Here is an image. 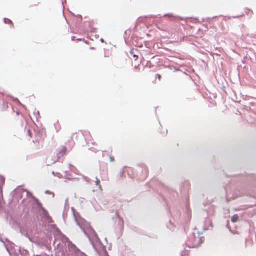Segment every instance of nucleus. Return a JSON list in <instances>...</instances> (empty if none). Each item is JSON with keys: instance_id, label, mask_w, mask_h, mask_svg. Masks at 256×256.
I'll list each match as a JSON object with an SVG mask.
<instances>
[{"instance_id": "nucleus-7", "label": "nucleus", "mask_w": 256, "mask_h": 256, "mask_svg": "<svg viewBox=\"0 0 256 256\" xmlns=\"http://www.w3.org/2000/svg\"><path fill=\"white\" fill-rule=\"evenodd\" d=\"M77 135H78L77 132L74 134L72 136V138L74 140V138H75L76 140H78Z\"/></svg>"}, {"instance_id": "nucleus-3", "label": "nucleus", "mask_w": 256, "mask_h": 256, "mask_svg": "<svg viewBox=\"0 0 256 256\" xmlns=\"http://www.w3.org/2000/svg\"><path fill=\"white\" fill-rule=\"evenodd\" d=\"M66 152L67 148L65 146H62L58 149V150L57 152L56 155L57 156L60 160L61 158L64 157V156L66 154Z\"/></svg>"}, {"instance_id": "nucleus-1", "label": "nucleus", "mask_w": 256, "mask_h": 256, "mask_svg": "<svg viewBox=\"0 0 256 256\" xmlns=\"http://www.w3.org/2000/svg\"><path fill=\"white\" fill-rule=\"evenodd\" d=\"M59 161L60 160L58 158L57 156L54 154L48 156L46 158V163L47 164L48 166H50Z\"/></svg>"}, {"instance_id": "nucleus-10", "label": "nucleus", "mask_w": 256, "mask_h": 256, "mask_svg": "<svg viewBox=\"0 0 256 256\" xmlns=\"http://www.w3.org/2000/svg\"><path fill=\"white\" fill-rule=\"evenodd\" d=\"M158 78L159 80H161V78H162V76L160 74H158Z\"/></svg>"}, {"instance_id": "nucleus-11", "label": "nucleus", "mask_w": 256, "mask_h": 256, "mask_svg": "<svg viewBox=\"0 0 256 256\" xmlns=\"http://www.w3.org/2000/svg\"><path fill=\"white\" fill-rule=\"evenodd\" d=\"M93 144H94V145H96V142H94Z\"/></svg>"}, {"instance_id": "nucleus-9", "label": "nucleus", "mask_w": 256, "mask_h": 256, "mask_svg": "<svg viewBox=\"0 0 256 256\" xmlns=\"http://www.w3.org/2000/svg\"><path fill=\"white\" fill-rule=\"evenodd\" d=\"M134 58H135V60H136L138 58V56H136V54H134Z\"/></svg>"}, {"instance_id": "nucleus-4", "label": "nucleus", "mask_w": 256, "mask_h": 256, "mask_svg": "<svg viewBox=\"0 0 256 256\" xmlns=\"http://www.w3.org/2000/svg\"><path fill=\"white\" fill-rule=\"evenodd\" d=\"M239 216L238 214H235L232 217V222L234 223L238 221Z\"/></svg>"}, {"instance_id": "nucleus-8", "label": "nucleus", "mask_w": 256, "mask_h": 256, "mask_svg": "<svg viewBox=\"0 0 256 256\" xmlns=\"http://www.w3.org/2000/svg\"><path fill=\"white\" fill-rule=\"evenodd\" d=\"M110 161L111 162H113L114 161V156H110Z\"/></svg>"}, {"instance_id": "nucleus-2", "label": "nucleus", "mask_w": 256, "mask_h": 256, "mask_svg": "<svg viewBox=\"0 0 256 256\" xmlns=\"http://www.w3.org/2000/svg\"><path fill=\"white\" fill-rule=\"evenodd\" d=\"M190 240L192 241L193 247L198 246L202 242V238H200L199 236H196L194 234L190 236Z\"/></svg>"}, {"instance_id": "nucleus-5", "label": "nucleus", "mask_w": 256, "mask_h": 256, "mask_svg": "<svg viewBox=\"0 0 256 256\" xmlns=\"http://www.w3.org/2000/svg\"><path fill=\"white\" fill-rule=\"evenodd\" d=\"M118 218H119L120 222V224L121 229L122 230H123L124 228V220L122 218H120L119 216H118Z\"/></svg>"}, {"instance_id": "nucleus-6", "label": "nucleus", "mask_w": 256, "mask_h": 256, "mask_svg": "<svg viewBox=\"0 0 256 256\" xmlns=\"http://www.w3.org/2000/svg\"><path fill=\"white\" fill-rule=\"evenodd\" d=\"M96 185L99 186V187H100V189L102 190V186H101L100 184V180H98V179H97V180H96Z\"/></svg>"}, {"instance_id": "nucleus-12", "label": "nucleus", "mask_w": 256, "mask_h": 256, "mask_svg": "<svg viewBox=\"0 0 256 256\" xmlns=\"http://www.w3.org/2000/svg\"><path fill=\"white\" fill-rule=\"evenodd\" d=\"M30 130H28V133L30 134Z\"/></svg>"}]
</instances>
